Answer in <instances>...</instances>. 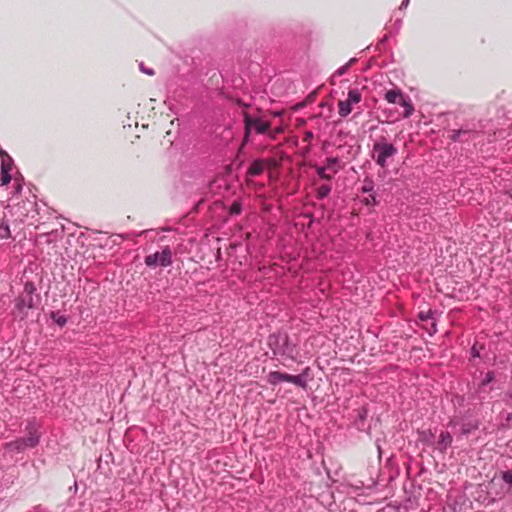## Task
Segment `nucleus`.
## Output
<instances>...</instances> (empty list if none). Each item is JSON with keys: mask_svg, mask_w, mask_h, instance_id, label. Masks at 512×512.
I'll return each mask as SVG.
<instances>
[{"mask_svg": "<svg viewBox=\"0 0 512 512\" xmlns=\"http://www.w3.org/2000/svg\"><path fill=\"white\" fill-rule=\"evenodd\" d=\"M32 198L13 204L14 214L20 222L39 228L46 223L45 214L48 213L49 209L44 203L40 207L35 200V195H32Z\"/></svg>", "mask_w": 512, "mask_h": 512, "instance_id": "nucleus-1", "label": "nucleus"}, {"mask_svg": "<svg viewBox=\"0 0 512 512\" xmlns=\"http://www.w3.org/2000/svg\"><path fill=\"white\" fill-rule=\"evenodd\" d=\"M40 302L41 296L37 292L35 284L26 281L23 291L14 299L13 315L24 320L28 316V311L37 308Z\"/></svg>", "mask_w": 512, "mask_h": 512, "instance_id": "nucleus-2", "label": "nucleus"}, {"mask_svg": "<svg viewBox=\"0 0 512 512\" xmlns=\"http://www.w3.org/2000/svg\"><path fill=\"white\" fill-rule=\"evenodd\" d=\"M267 345L272 351L274 357L282 363L284 360L296 361L297 345L290 341V337L286 332H275L268 336Z\"/></svg>", "mask_w": 512, "mask_h": 512, "instance_id": "nucleus-3", "label": "nucleus"}, {"mask_svg": "<svg viewBox=\"0 0 512 512\" xmlns=\"http://www.w3.org/2000/svg\"><path fill=\"white\" fill-rule=\"evenodd\" d=\"M397 154V147L393 143L388 142L385 136H380L374 141L371 150V158L379 167L383 169L386 168L388 161L393 159Z\"/></svg>", "mask_w": 512, "mask_h": 512, "instance_id": "nucleus-4", "label": "nucleus"}, {"mask_svg": "<svg viewBox=\"0 0 512 512\" xmlns=\"http://www.w3.org/2000/svg\"><path fill=\"white\" fill-rule=\"evenodd\" d=\"M310 375L311 368L305 367L298 375H291L281 371H271L268 373L266 380L271 386H277L282 382H289L305 390L307 388V379Z\"/></svg>", "mask_w": 512, "mask_h": 512, "instance_id": "nucleus-5", "label": "nucleus"}, {"mask_svg": "<svg viewBox=\"0 0 512 512\" xmlns=\"http://www.w3.org/2000/svg\"><path fill=\"white\" fill-rule=\"evenodd\" d=\"M244 122V144L250 140L251 132L254 131L258 135H264L271 129V124L268 121L262 120L260 117H253L249 113L243 114Z\"/></svg>", "mask_w": 512, "mask_h": 512, "instance_id": "nucleus-6", "label": "nucleus"}, {"mask_svg": "<svg viewBox=\"0 0 512 512\" xmlns=\"http://www.w3.org/2000/svg\"><path fill=\"white\" fill-rule=\"evenodd\" d=\"M144 263L149 268L168 267L172 265V250L165 246L161 251L145 256Z\"/></svg>", "mask_w": 512, "mask_h": 512, "instance_id": "nucleus-7", "label": "nucleus"}, {"mask_svg": "<svg viewBox=\"0 0 512 512\" xmlns=\"http://www.w3.org/2000/svg\"><path fill=\"white\" fill-rule=\"evenodd\" d=\"M478 131L475 124L466 123L459 129H453L450 132L449 139L453 142H470L477 138Z\"/></svg>", "mask_w": 512, "mask_h": 512, "instance_id": "nucleus-8", "label": "nucleus"}, {"mask_svg": "<svg viewBox=\"0 0 512 512\" xmlns=\"http://www.w3.org/2000/svg\"><path fill=\"white\" fill-rule=\"evenodd\" d=\"M37 446L36 437H19L13 441L4 444V449L8 452L21 453L26 449H33Z\"/></svg>", "mask_w": 512, "mask_h": 512, "instance_id": "nucleus-9", "label": "nucleus"}, {"mask_svg": "<svg viewBox=\"0 0 512 512\" xmlns=\"http://www.w3.org/2000/svg\"><path fill=\"white\" fill-rule=\"evenodd\" d=\"M453 436L450 432L442 430L439 434L438 440L434 442L433 449L444 454L448 448L451 447Z\"/></svg>", "mask_w": 512, "mask_h": 512, "instance_id": "nucleus-10", "label": "nucleus"}, {"mask_svg": "<svg viewBox=\"0 0 512 512\" xmlns=\"http://www.w3.org/2000/svg\"><path fill=\"white\" fill-rule=\"evenodd\" d=\"M480 426L478 419L463 420L460 427L461 436H468L472 432L476 431Z\"/></svg>", "mask_w": 512, "mask_h": 512, "instance_id": "nucleus-11", "label": "nucleus"}, {"mask_svg": "<svg viewBox=\"0 0 512 512\" xmlns=\"http://www.w3.org/2000/svg\"><path fill=\"white\" fill-rule=\"evenodd\" d=\"M25 431L27 432L26 437H33V438L36 437L37 446H38L40 443V440H41V432L39 431V428H38L35 418L27 421V424L25 426Z\"/></svg>", "mask_w": 512, "mask_h": 512, "instance_id": "nucleus-12", "label": "nucleus"}, {"mask_svg": "<svg viewBox=\"0 0 512 512\" xmlns=\"http://www.w3.org/2000/svg\"><path fill=\"white\" fill-rule=\"evenodd\" d=\"M265 169V163L262 159H256L252 161L250 164L248 170H247V176L248 177H257L263 173Z\"/></svg>", "mask_w": 512, "mask_h": 512, "instance_id": "nucleus-13", "label": "nucleus"}, {"mask_svg": "<svg viewBox=\"0 0 512 512\" xmlns=\"http://www.w3.org/2000/svg\"><path fill=\"white\" fill-rule=\"evenodd\" d=\"M418 319L423 322L432 320L431 329H428V333H429V335H433L437 332V324H436V321L434 320V312L431 309L426 312H424V311L419 312Z\"/></svg>", "mask_w": 512, "mask_h": 512, "instance_id": "nucleus-14", "label": "nucleus"}, {"mask_svg": "<svg viewBox=\"0 0 512 512\" xmlns=\"http://www.w3.org/2000/svg\"><path fill=\"white\" fill-rule=\"evenodd\" d=\"M404 94L398 88L390 89L384 94V99L390 104H399Z\"/></svg>", "mask_w": 512, "mask_h": 512, "instance_id": "nucleus-15", "label": "nucleus"}, {"mask_svg": "<svg viewBox=\"0 0 512 512\" xmlns=\"http://www.w3.org/2000/svg\"><path fill=\"white\" fill-rule=\"evenodd\" d=\"M418 439L424 445L433 447L435 442V434L431 429L418 431Z\"/></svg>", "mask_w": 512, "mask_h": 512, "instance_id": "nucleus-16", "label": "nucleus"}, {"mask_svg": "<svg viewBox=\"0 0 512 512\" xmlns=\"http://www.w3.org/2000/svg\"><path fill=\"white\" fill-rule=\"evenodd\" d=\"M367 416H368V410L365 406H362L359 409H357V415H356L354 424L358 430H360V431L364 430L365 421L367 419Z\"/></svg>", "mask_w": 512, "mask_h": 512, "instance_id": "nucleus-17", "label": "nucleus"}, {"mask_svg": "<svg viewBox=\"0 0 512 512\" xmlns=\"http://www.w3.org/2000/svg\"><path fill=\"white\" fill-rule=\"evenodd\" d=\"M398 105L404 108V112L402 114L404 118H409L413 114L414 107L407 96L404 95Z\"/></svg>", "mask_w": 512, "mask_h": 512, "instance_id": "nucleus-18", "label": "nucleus"}, {"mask_svg": "<svg viewBox=\"0 0 512 512\" xmlns=\"http://www.w3.org/2000/svg\"><path fill=\"white\" fill-rule=\"evenodd\" d=\"M324 166H325V168L328 171H332L333 174L338 173V171L340 170V159H339V157H328L326 159V163H325Z\"/></svg>", "mask_w": 512, "mask_h": 512, "instance_id": "nucleus-19", "label": "nucleus"}, {"mask_svg": "<svg viewBox=\"0 0 512 512\" xmlns=\"http://www.w3.org/2000/svg\"><path fill=\"white\" fill-rule=\"evenodd\" d=\"M352 103H350L347 99L344 101L338 102V114L345 118L352 112Z\"/></svg>", "mask_w": 512, "mask_h": 512, "instance_id": "nucleus-20", "label": "nucleus"}, {"mask_svg": "<svg viewBox=\"0 0 512 512\" xmlns=\"http://www.w3.org/2000/svg\"><path fill=\"white\" fill-rule=\"evenodd\" d=\"M11 237L9 223L5 218L0 220V239H8Z\"/></svg>", "mask_w": 512, "mask_h": 512, "instance_id": "nucleus-21", "label": "nucleus"}, {"mask_svg": "<svg viewBox=\"0 0 512 512\" xmlns=\"http://www.w3.org/2000/svg\"><path fill=\"white\" fill-rule=\"evenodd\" d=\"M362 95L359 89L353 88L348 91V98L347 100L352 104H357L361 101Z\"/></svg>", "mask_w": 512, "mask_h": 512, "instance_id": "nucleus-22", "label": "nucleus"}, {"mask_svg": "<svg viewBox=\"0 0 512 512\" xmlns=\"http://www.w3.org/2000/svg\"><path fill=\"white\" fill-rule=\"evenodd\" d=\"M332 187L328 184L321 185L316 191V197L319 200L325 199L331 192Z\"/></svg>", "mask_w": 512, "mask_h": 512, "instance_id": "nucleus-23", "label": "nucleus"}, {"mask_svg": "<svg viewBox=\"0 0 512 512\" xmlns=\"http://www.w3.org/2000/svg\"><path fill=\"white\" fill-rule=\"evenodd\" d=\"M11 181V174H10V168L6 166L5 163H2L1 166V182L3 185H6L10 183Z\"/></svg>", "mask_w": 512, "mask_h": 512, "instance_id": "nucleus-24", "label": "nucleus"}, {"mask_svg": "<svg viewBox=\"0 0 512 512\" xmlns=\"http://www.w3.org/2000/svg\"><path fill=\"white\" fill-rule=\"evenodd\" d=\"M50 318L60 327L65 326L67 323V317L64 315H60L59 312H51Z\"/></svg>", "mask_w": 512, "mask_h": 512, "instance_id": "nucleus-25", "label": "nucleus"}, {"mask_svg": "<svg viewBox=\"0 0 512 512\" xmlns=\"http://www.w3.org/2000/svg\"><path fill=\"white\" fill-rule=\"evenodd\" d=\"M361 192L365 194H371L374 193V182L372 179L366 177L364 179V184L361 187Z\"/></svg>", "mask_w": 512, "mask_h": 512, "instance_id": "nucleus-26", "label": "nucleus"}, {"mask_svg": "<svg viewBox=\"0 0 512 512\" xmlns=\"http://www.w3.org/2000/svg\"><path fill=\"white\" fill-rule=\"evenodd\" d=\"M327 171L328 170L325 168V166L316 167V173L322 180L331 181L333 179V175L327 173Z\"/></svg>", "mask_w": 512, "mask_h": 512, "instance_id": "nucleus-27", "label": "nucleus"}, {"mask_svg": "<svg viewBox=\"0 0 512 512\" xmlns=\"http://www.w3.org/2000/svg\"><path fill=\"white\" fill-rule=\"evenodd\" d=\"M495 380V373L494 371H488L484 378L481 380L480 387H484L489 385Z\"/></svg>", "mask_w": 512, "mask_h": 512, "instance_id": "nucleus-28", "label": "nucleus"}, {"mask_svg": "<svg viewBox=\"0 0 512 512\" xmlns=\"http://www.w3.org/2000/svg\"><path fill=\"white\" fill-rule=\"evenodd\" d=\"M242 212V204L239 201H233L229 208L231 215H239Z\"/></svg>", "mask_w": 512, "mask_h": 512, "instance_id": "nucleus-29", "label": "nucleus"}, {"mask_svg": "<svg viewBox=\"0 0 512 512\" xmlns=\"http://www.w3.org/2000/svg\"><path fill=\"white\" fill-rule=\"evenodd\" d=\"M363 204L366 205V206H370V205H378L379 204V201L377 200V195L376 193H371L369 194L368 197L364 198L362 200Z\"/></svg>", "mask_w": 512, "mask_h": 512, "instance_id": "nucleus-30", "label": "nucleus"}, {"mask_svg": "<svg viewBox=\"0 0 512 512\" xmlns=\"http://www.w3.org/2000/svg\"><path fill=\"white\" fill-rule=\"evenodd\" d=\"M111 238L114 244H120L122 241L127 240L129 238V234L116 233L112 234Z\"/></svg>", "mask_w": 512, "mask_h": 512, "instance_id": "nucleus-31", "label": "nucleus"}, {"mask_svg": "<svg viewBox=\"0 0 512 512\" xmlns=\"http://www.w3.org/2000/svg\"><path fill=\"white\" fill-rule=\"evenodd\" d=\"M502 480L507 484H512V468L502 472Z\"/></svg>", "mask_w": 512, "mask_h": 512, "instance_id": "nucleus-32", "label": "nucleus"}, {"mask_svg": "<svg viewBox=\"0 0 512 512\" xmlns=\"http://www.w3.org/2000/svg\"><path fill=\"white\" fill-rule=\"evenodd\" d=\"M139 68H140L141 72H143L149 76H153L155 74L154 69L146 67L143 63H140Z\"/></svg>", "mask_w": 512, "mask_h": 512, "instance_id": "nucleus-33", "label": "nucleus"}, {"mask_svg": "<svg viewBox=\"0 0 512 512\" xmlns=\"http://www.w3.org/2000/svg\"><path fill=\"white\" fill-rule=\"evenodd\" d=\"M348 69H349L348 65L344 64L343 66L339 67V68L335 71L334 75H336V76H342V75H344V74H346V73H347Z\"/></svg>", "mask_w": 512, "mask_h": 512, "instance_id": "nucleus-34", "label": "nucleus"}, {"mask_svg": "<svg viewBox=\"0 0 512 512\" xmlns=\"http://www.w3.org/2000/svg\"><path fill=\"white\" fill-rule=\"evenodd\" d=\"M22 191V185L21 184H17L14 188V192H13V195L11 197V201H14L15 199L18 198V195L21 193Z\"/></svg>", "mask_w": 512, "mask_h": 512, "instance_id": "nucleus-35", "label": "nucleus"}, {"mask_svg": "<svg viewBox=\"0 0 512 512\" xmlns=\"http://www.w3.org/2000/svg\"><path fill=\"white\" fill-rule=\"evenodd\" d=\"M470 355L472 358H479L480 357V351L477 348L476 344H474L470 349Z\"/></svg>", "mask_w": 512, "mask_h": 512, "instance_id": "nucleus-36", "label": "nucleus"}, {"mask_svg": "<svg viewBox=\"0 0 512 512\" xmlns=\"http://www.w3.org/2000/svg\"><path fill=\"white\" fill-rule=\"evenodd\" d=\"M27 512H48L47 509L45 507H43L42 505H36L34 506L31 510L27 511Z\"/></svg>", "mask_w": 512, "mask_h": 512, "instance_id": "nucleus-37", "label": "nucleus"}, {"mask_svg": "<svg viewBox=\"0 0 512 512\" xmlns=\"http://www.w3.org/2000/svg\"><path fill=\"white\" fill-rule=\"evenodd\" d=\"M375 446L377 448V452H378L379 458H381L382 457V446H381V440L379 438H377L375 440Z\"/></svg>", "mask_w": 512, "mask_h": 512, "instance_id": "nucleus-38", "label": "nucleus"}, {"mask_svg": "<svg viewBox=\"0 0 512 512\" xmlns=\"http://www.w3.org/2000/svg\"><path fill=\"white\" fill-rule=\"evenodd\" d=\"M394 25L396 28V32L399 31L402 26V19H396Z\"/></svg>", "mask_w": 512, "mask_h": 512, "instance_id": "nucleus-39", "label": "nucleus"}, {"mask_svg": "<svg viewBox=\"0 0 512 512\" xmlns=\"http://www.w3.org/2000/svg\"><path fill=\"white\" fill-rule=\"evenodd\" d=\"M409 1H410V0H403V1H402V3H401V5H400V7H399V9H400V10L406 9V8H407V6L409 5Z\"/></svg>", "mask_w": 512, "mask_h": 512, "instance_id": "nucleus-40", "label": "nucleus"}, {"mask_svg": "<svg viewBox=\"0 0 512 512\" xmlns=\"http://www.w3.org/2000/svg\"><path fill=\"white\" fill-rule=\"evenodd\" d=\"M357 62V58H351L347 63L346 65H348V67L350 68L354 63Z\"/></svg>", "mask_w": 512, "mask_h": 512, "instance_id": "nucleus-41", "label": "nucleus"}, {"mask_svg": "<svg viewBox=\"0 0 512 512\" xmlns=\"http://www.w3.org/2000/svg\"><path fill=\"white\" fill-rule=\"evenodd\" d=\"M313 136H314V134H313V132H311V131H307V132L305 133V139H306V140H309V139L313 138Z\"/></svg>", "mask_w": 512, "mask_h": 512, "instance_id": "nucleus-42", "label": "nucleus"}, {"mask_svg": "<svg viewBox=\"0 0 512 512\" xmlns=\"http://www.w3.org/2000/svg\"><path fill=\"white\" fill-rule=\"evenodd\" d=\"M305 217L309 218L310 222H313V215L312 214H306Z\"/></svg>", "mask_w": 512, "mask_h": 512, "instance_id": "nucleus-43", "label": "nucleus"}, {"mask_svg": "<svg viewBox=\"0 0 512 512\" xmlns=\"http://www.w3.org/2000/svg\"><path fill=\"white\" fill-rule=\"evenodd\" d=\"M456 425V422L454 420H451L449 423H448V426L449 427H454Z\"/></svg>", "mask_w": 512, "mask_h": 512, "instance_id": "nucleus-44", "label": "nucleus"}]
</instances>
